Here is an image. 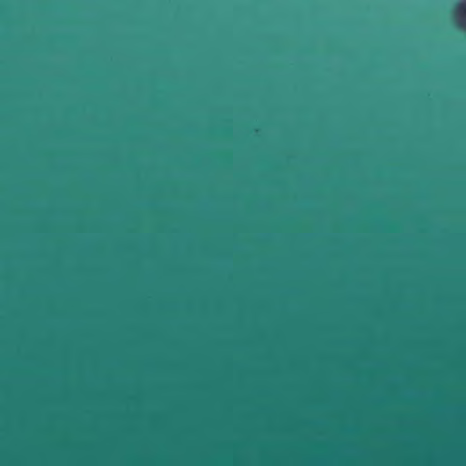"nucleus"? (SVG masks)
<instances>
[{"label":"nucleus","mask_w":466,"mask_h":466,"mask_svg":"<svg viewBox=\"0 0 466 466\" xmlns=\"http://www.w3.org/2000/svg\"><path fill=\"white\" fill-rule=\"evenodd\" d=\"M458 12L461 15V17L464 19L465 27H466V2L464 4L458 5Z\"/></svg>","instance_id":"1"},{"label":"nucleus","mask_w":466,"mask_h":466,"mask_svg":"<svg viewBox=\"0 0 466 466\" xmlns=\"http://www.w3.org/2000/svg\"><path fill=\"white\" fill-rule=\"evenodd\" d=\"M224 160L225 161H229L231 159V154L229 153H227L224 157H223Z\"/></svg>","instance_id":"2"},{"label":"nucleus","mask_w":466,"mask_h":466,"mask_svg":"<svg viewBox=\"0 0 466 466\" xmlns=\"http://www.w3.org/2000/svg\"><path fill=\"white\" fill-rule=\"evenodd\" d=\"M205 332H208V326H205Z\"/></svg>","instance_id":"3"},{"label":"nucleus","mask_w":466,"mask_h":466,"mask_svg":"<svg viewBox=\"0 0 466 466\" xmlns=\"http://www.w3.org/2000/svg\"><path fill=\"white\" fill-rule=\"evenodd\" d=\"M205 332H208V326H205Z\"/></svg>","instance_id":"4"},{"label":"nucleus","mask_w":466,"mask_h":466,"mask_svg":"<svg viewBox=\"0 0 466 466\" xmlns=\"http://www.w3.org/2000/svg\"><path fill=\"white\" fill-rule=\"evenodd\" d=\"M205 332H208V326H205Z\"/></svg>","instance_id":"5"},{"label":"nucleus","mask_w":466,"mask_h":466,"mask_svg":"<svg viewBox=\"0 0 466 466\" xmlns=\"http://www.w3.org/2000/svg\"><path fill=\"white\" fill-rule=\"evenodd\" d=\"M205 343H206V344L208 343V340H207V339L205 340Z\"/></svg>","instance_id":"6"},{"label":"nucleus","mask_w":466,"mask_h":466,"mask_svg":"<svg viewBox=\"0 0 466 466\" xmlns=\"http://www.w3.org/2000/svg\"><path fill=\"white\" fill-rule=\"evenodd\" d=\"M205 460H206V461L208 460V457H207V456L205 457Z\"/></svg>","instance_id":"7"}]
</instances>
